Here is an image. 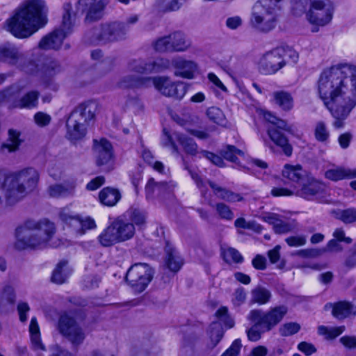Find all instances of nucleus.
Segmentation results:
<instances>
[{"mask_svg": "<svg viewBox=\"0 0 356 356\" xmlns=\"http://www.w3.org/2000/svg\"><path fill=\"white\" fill-rule=\"evenodd\" d=\"M334 6L330 0H314L307 13V18L312 25V31L318 32L319 27L329 24L333 18Z\"/></svg>", "mask_w": 356, "mask_h": 356, "instance_id": "12", "label": "nucleus"}, {"mask_svg": "<svg viewBox=\"0 0 356 356\" xmlns=\"http://www.w3.org/2000/svg\"><path fill=\"white\" fill-rule=\"evenodd\" d=\"M169 60L164 58H156L154 60L147 61L139 58L131 60L127 65L129 71L140 74H149L161 72L169 67Z\"/></svg>", "mask_w": 356, "mask_h": 356, "instance_id": "16", "label": "nucleus"}, {"mask_svg": "<svg viewBox=\"0 0 356 356\" xmlns=\"http://www.w3.org/2000/svg\"><path fill=\"white\" fill-rule=\"evenodd\" d=\"M135 232L132 222L119 217L100 234L98 240L102 246L109 247L130 240Z\"/></svg>", "mask_w": 356, "mask_h": 356, "instance_id": "10", "label": "nucleus"}, {"mask_svg": "<svg viewBox=\"0 0 356 356\" xmlns=\"http://www.w3.org/2000/svg\"><path fill=\"white\" fill-rule=\"evenodd\" d=\"M314 0H292V8L296 15L303 13Z\"/></svg>", "mask_w": 356, "mask_h": 356, "instance_id": "55", "label": "nucleus"}, {"mask_svg": "<svg viewBox=\"0 0 356 356\" xmlns=\"http://www.w3.org/2000/svg\"><path fill=\"white\" fill-rule=\"evenodd\" d=\"M127 213L133 224L139 225L145 222V213L139 209L131 207L127 211Z\"/></svg>", "mask_w": 356, "mask_h": 356, "instance_id": "50", "label": "nucleus"}, {"mask_svg": "<svg viewBox=\"0 0 356 356\" xmlns=\"http://www.w3.org/2000/svg\"><path fill=\"white\" fill-rule=\"evenodd\" d=\"M154 49L159 52L171 51L170 35L156 40L154 43Z\"/></svg>", "mask_w": 356, "mask_h": 356, "instance_id": "53", "label": "nucleus"}, {"mask_svg": "<svg viewBox=\"0 0 356 356\" xmlns=\"http://www.w3.org/2000/svg\"><path fill=\"white\" fill-rule=\"evenodd\" d=\"M171 51H185L191 47V42L184 33L176 31L170 34Z\"/></svg>", "mask_w": 356, "mask_h": 356, "instance_id": "30", "label": "nucleus"}, {"mask_svg": "<svg viewBox=\"0 0 356 356\" xmlns=\"http://www.w3.org/2000/svg\"><path fill=\"white\" fill-rule=\"evenodd\" d=\"M60 218L62 221L72 227L76 233H81V216L71 212L68 209H63L60 211Z\"/></svg>", "mask_w": 356, "mask_h": 356, "instance_id": "34", "label": "nucleus"}, {"mask_svg": "<svg viewBox=\"0 0 356 356\" xmlns=\"http://www.w3.org/2000/svg\"><path fill=\"white\" fill-rule=\"evenodd\" d=\"M285 241L290 247H298L304 245L307 241L305 236L300 235L287 237Z\"/></svg>", "mask_w": 356, "mask_h": 356, "instance_id": "59", "label": "nucleus"}, {"mask_svg": "<svg viewBox=\"0 0 356 356\" xmlns=\"http://www.w3.org/2000/svg\"><path fill=\"white\" fill-rule=\"evenodd\" d=\"M20 133L16 130L10 129L8 131V143H4L1 146L3 152H13L16 151L22 140L20 139Z\"/></svg>", "mask_w": 356, "mask_h": 356, "instance_id": "40", "label": "nucleus"}, {"mask_svg": "<svg viewBox=\"0 0 356 356\" xmlns=\"http://www.w3.org/2000/svg\"><path fill=\"white\" fill-rule=\"evenodd\" d=\"M25 53L14 45H4L0 47V61L15 65L23 61Z\"/></svg>", "mask_w": 356, "mask_h": 356, "instance_id": "25", "label": "nucleus"}, {"mask_svg": "<svg viewBox=\"0 0 356 356\" xmlns=\"http://www.w3.org/2000/svg\"><path fill=\"white\" fill-rule=\"evenodd\" d=\"M155 88L163 95L181 99L187 92V86L181 81H172L168 76L152 77V82Z\"/></svg>", "mask_w": 356, "mask_h": 356, "instance_id": "15", "label": "nucleus"}, {"mask_svg": "<svg viewBox=\"0 0 356 356\" xmlns=\"http://www.w3.org/2000/svg\"><path fill=\"white\" fill-rule=\"evenodd\" d=\"M59 333L67 339L73 346L81 345L86 334L76 320L67 314L60 316L57 324Z\"/></svg>", "mask_w": 356, "mask_h": 356, "instance_id": "14", "label": "nucleus"}, {"mask_svg": "<svg viewBox=\"0 0 356 356\" xmlns=\"http://www.w3.org/2000/svg\"><path fill=\"white\" fill-rule=\"evenodd\" d=\"M77 6L78 10L86 13V22L91 23L102 17L105 4L102 0H79Z\"/></svg>", "mask_w": 356, "mask_h": 356, "instance_id": "19", "label": "nucleus"}, {"mask_svg": "<svg viewBox=\"0 0 356 356\" xmlns=\"http://www.w3.org/2000/svg\"><path fill=\"white\" fill-rule=\"evenodd\" d=\"M153 275V270L147 264L137 263L127 270L125 281L134 291L141 293L152 280Z\"/></svg>", "mask_w": 356, "mask_h": 356, "instance_id": "13", "label": "nucleus"}, {"mask_svg": "<svg viewBox=\"0 0 356 356\" xmlns=\"http://www.w3.org/2000/svg\"><path fill=\"white\" fill-rule=\"evenodd\" d=\"M76 13L72 10V4L65 3L63 5L62 23L59 29L43 37L39 42L42 49H58L64 40L72 32Z\"/></svg>", "mask_w": 356, "mask_h": 356, "instance_id": "9", "label": "nucleus"}, {"mask_svg": "<svg viewBox=\"0 0 356 356\" xmlns=\"http://www.w3.org/2000/svg\"><path fill=\"white\" fill-rule=\"evenodd\" d=\"M282 0H258L252 8L250 24L254 30L267 33L278 22V3Z\"/></svg>", "mask_w": 356, "mask_h": 356, "instance_id": "8", "label": "nucleus"}, {"mask_svg": "<svg viewBox=\"0 0 356 356\" xmlns=\"http://www.w3.org/2000/svg\"><path fill=\"white\" fill-rule=\"evenodd\" d=\"M151 82L152 77L127 74L118 81L117 86L122 89L147 88L151 85Z\"/></svg>", "mask_w": 356, "mask_h": 356, "instance_id": "26", "label": "nucleus"}, {"mask_svg": "<svg viewBox=\"0 0 356 356\" xmlns=\"http://www.w3.org/2000/svg\"><path fill=\"white\" fill-rule=\"evenodd\" d=\"M163 132L165 138L163 140V145L164 146H170L173 153H179L177 146L175 143L173 138L179 143L186 153L195 155L197 152V145L192 138L177 132L174 133L172 137L165 129H163Z\"/></svg>", "mask_w": 356, "mask_h": 356, "instance_id": "18", "label": "nucleus"}, {"mask_svg": "<svg viewBox=\"0 0 356 356\" xmlns=\"http://www.w3.org/2000/svg\"><path fill=\"white\" fill-rule=\"evenodd\" d=\"M221 155L229 161L237 163L238 156H243L244 153L242 150L237 149L235 146L227 145L220 151Z\"/></svg>", "mask_w": 356, "mask_h": 356, "instance_id": "45", "label": "nucleus"}, {"mask_svg": "<svg viewBox=\"0 0 356 356\" xmlns=\"http://www.w3.org/2000/svg\"><path fill=\"white\" fill-rule=\"evenodd\" d=\"M281 54L283 56V58L285 59L286 63L288 61H291L292 63H296L298 60V54L297 51L292 49H280Z\"/></svg>", "mask_w": 356, "mask_h": 356, "instance_id": "60", "label": "nucleus"}, {"mask_svg": "<svg viewBox=\"0 0 356 356\" xmlns=\"http://www.w3.org/2000/svg\"><path fill=\"white\" fill-rule=\"evenodd\" d=\"M187 169L191 176V178L193 179V181L195 182L197 187L200 190L202 194L204 195L207 193V184L203 181V179L200 177V176L195 172L189 170L188 167L185 168Z\"/></svg>", "mask_w": 356, "mask_h": 356, "instance_id": "56", "label": "nucleus"}, {"mask_svg": "<svg viewBox=\"0 0 356 356\" xmlns=\"http://www.w3.org/2000/svg\"><path fill=\"white\" fill-rule=\"evenodd\" d=\"M332 313L335 318L343 319L356 314V306L350 302L340 301L333 305Z\"/></svg>", "mask_w": 356, "mask_h": 356, "instance_id": "31", "label": "nucleus"}, {"mask_svg": "<svg viewBox=\"0 0 356 356\" xmlns=\"http://www.w3.org/2000/svg\"><path fill=\"white\" fill-rule=\"evenodd\" d=\"M97 104L88 102L79 104L70 114L67 122V138L72 142L83 139L87 132V127L95 119Z\"/></svg>", "mask_w": 356, "mask_h": 356, "instance_id": "7", "label": "nucleus"}, {"mask_svg": "<svg viewBox=\"0 0 356 356\" xmlns=\"http://www.w3.org/2000/svg\"><path fill=\"white\" fill-rule=\"evenodd\" d=\"M47 13L43 0H28L7 20L8 30L17 38H28L47 23Z\"/></svg>", "mask_w": 356, "mask_h": 356, "instance_id": "2", "label": "nucleus"}, {"mask_svg": "<svg viewBox=\"0 0 356 356\" xmlns=\"http://www.w3.org/2000/svg\"><path fill=\"white\" fill-rule=\"evenodd\" d=\"M17 67L27 74H34L36 72L38 73V65L33 60L28 58L26 54L24 60L18 63Z\"/></svg>", "mask_w": 356, "mask_h": 356, "instance_id": "51", "label": "nucleus"}, {"mask_svg": "<svg viewBox=\"0 0 356 356\" xmlns=\"http://www.w3.org/2000/svg\"><path fill=\"white\" fill-rule=\"evenodd\" d=\"M286 65L279 49H274L264 54L259 62V70L264 74H273Z\"/></svg>", "mask_w": 356, "mask_h": 356, "instance_id": "17", "label": "nucleus"}, {"mask_svg": "<svg viewBox=\"0 0 356 356\" xmlns=\"http://www.w3.org/2000/svg\"><path fill=\"white\" fill-rule=\"evenodd\" d=\"M223 259L227 264H241L243 262V257L241 254L234 248H228L224 250Z\"/></svg>", "mask_w": 356, "mask_h": 356, "instance_id": "46", "label": "nucleus"}, {"mask_svg": "<svg viewBox=\"0 0 356 356\" xmlns=\"http://www.w3.org/2000/svg\"><path fill=\"white\" fill-rule=\"evenodd\" d=\"M39 92L32 90L25 94L18 102L14 105L15 107L20 108H33L37 106L38 104Z\"/></svg>", "mask_w": 356, "mask_h": 356, "instance_id": "37", "label": "nucleus"}, {"mask_svg": "<svg viewBox=\"0 0 356 356\" xmlns=\"http://www.w3.org/2000/svg\"><path fill=\"white\" fill-rule=\"evenodd\" d=\"M145 195L148 200L160 198L171 193L172 190L165 181L157 182L154 178H149L145 186Z\"/></svg>", "mask_w": 356, "mask_h": 356, "instance_id": "22", "label": "nucleus"}, {"mask_svg": "<svg viewBox=\"0 0 356 356\" xmlns=\"http://www.w3.org/2000/svg\"><path fill=\"white\" fill-rule=\"evenodd\" d=\"M29 332L33 347L35 350H45V346L41 341L39 325L35 317H33L29 325Z\"/></svg>", "mask_w": 356, "mask_h": 356, "instance_id": "38", "label": "nucleus"}, {"mask_svg": "<svg viewBox=\"0 0 356 356\" xmlns=\"http://www.w3.org/2000/svg\"><path fill=\"white\" fill-rule=\"evenodd\" d=\"M287 312L288 308L285 305L270 307L266 311L252 309L247 316L252 323L246 330L248 340L252 342L260 340L263 334L271 331L282 321Z\"/></svg>", "mask_w": 356, "mask_h": 356, "instance_id": "5", "label": "nucleus"}, {"mask_svg": "<svg viewBox=\"0 0 356 356\" xmlns=\"http://www.w3.org/2000/svg\"><path fill=\"white\" fill-rule=\"evenodd\" d=\"M300 330V326L297 323H287L282 325L280 328V333L282 336L287 337L296 334Z\"/></svg>", "mask_w": 356, "mask_h": 356, "instance_id": "54", "label": "nucleus"}, {"mask_svg": "<svg viewBox=\"0 0 356 356\" xmlns=\"http://www.w3.org/2000/svg\"><path fill=\"white\" fill-rule=\"evenodd\" d=\"M55 232V225L49 220L28 221L16 229L15 248L18 250L44 248Z\"/></svg>", "mask_w": 356, "mask_h": 356, "instance_id": "3", "label": "nucleus"}, {"mask_svg": "<svg viewBox=\"0 0 356 356\" xmlns=\"http://www.w3.org/2000/svg\"><path fill=\"white\" fill-rule=\"evenodd\" d=\"M261 219L273 226V229L276 234H282L291 232L294 226L289 221L284 220L281 216L277 213H268L261 216Z\"/></svg>", "mask_w": 356, "mask_h": 356, "instance_id": "24", "label": "nucleus"}, {"mask_svg": "<svg viewBox=\"0 0 356 356\" xmlns=\"http://www.w3.org/2000/svg\"><path fill=\"white\" fill-rule=\"evenodd\" d=\"M171 64L175 68L174 74L184 79H192L197 70V64L181 56H177L172 60Z\"/></svg>", "mask_w": 356, "mask_h": 356, "instance_id": "21", "label": "nucleus"}, {"mask_svg": "<svg viewBox=\"0 0 356 356\" xmlns=\"http://www.w3.org/2000/svg\"><path fill=\"white\" fill-rule=\"evenodd\" d=\"M282 175L284 178L298 183L303 179L305 171L300 165H292L286 164L282 170Z\"/></svg>", "mask_w": 356, "mask_h": 356, "instance_id": "36", "label": "nucleus"}, {"mask_svg": "<svg viewBox=\"0 0 356 356\" xmlns=\"http://www.w3.org/2000/svg\"><path fill=\"white\" fill-rule=\"evenodd\" d=\"M120 198L121 195L119 191L110 187L103 188L99 194L100 202L108 207L115 205Z\"/></svg>", "mask_w": 356, "mask_h": 356, "instance_id": "33", "label": "nucleus"}, {"mask_svg": "<svg viewBox=\"0 0 356 356\" xmlns=\"http://www.w3.org/2000/svg\"><path fill=\"white\" fill-rule=\"evenodd\" d=\"M318 93L335 119L333 126L342 128L356 106V66L338 64L323 70L318 80Z\"/></svg>", "mask_w": 356, "mask_h": 356, "instance_id": "1", "label": "nucleus"}, {"mask_svg": "<svg viewBox=\"0 0 356 356\" xmlns=\"http://www.w3.org/2000/svg\"><path fill=\"white\" fill-rule=\"evenodd\" d=\"M250 302L252 304L266 305L272 297L271 292L268 289L257 286L251 291Z\"/></svg>", "mask_w": 356, "mask_h": 356, "instance_id": "35", "label": "nucleus"}, {"mask_svg": "<svg viewBox=\"0 0 356 356\" xmlns=\"http://www.w3.org/2000/svg\"><path fill=\"white\" fill-rule=\"evenodd\" d=\"M264 118L269 123L266 128V132L273 143L272 145L266 142V145L272 152H275V147H278L283 154L290 157L293 154V149L284 132L295 136L298 131L296 127L269 111L264 112Z\"/></svg>", "mask_w": 356, "mask_h": 356, "instance_id": "6", "label": "nucleus"}, {"mask_svg": "<svg viewBox=\"0 0 356 356\" xmlns=\"http://www.w3.org/2000/svg\"><path fill=\"white\" fill-rule=\"evenodd\" d=\"M298 349L307 356H310L317 351L316 347L312 343L306 341H302L298 343Z\"/></svg>", "mask_w": 356, "mask_h": 356, "instance_id": "61", "label": "nucleus"}, {"mask_svg": "<svg viewBox=\"0 0 356 356\" xmlns=\"http://www.w3.org/2000/svg\"><path fill=\"white\" fill-rule=\"evenodd\" d=\"M345 330L344 326L328 327L325 325L318 327V334L324 336L326 339H333L339 336Z\"/></svg>", "mask_w": 356, "mask_h": 356, "instance_id": "44", "label": "nucleus"}, {"mask_svg": "<svg viewBox=\"0 0 356 356\" xmlns=\"http://www.w3.org/2000/svg\"><path fill=\"white\" fill-rule=\"evenodd\" d=\"M34 120L38 126L45 127L50 123L51 117L44 113L38 112L34 115Z\"/></svg>", "mask_w": 356, "mask_h": 356, "instance_id": "62", "label": "nucleus"}, {"mask_svg": "<svg viewBox=\"0 0 356 356\" xmlns=\"http://www.w3.org/2000/svg\"><path fill=\"white\" fill-rule=\"evenodd\" d=\"M314 134L316 139L323 143L327 141L330 136L329 131L323 122H318L316 124Z\"/></svg>", "mask_w": 356, "mask_h": 356, "instance_id": "52", "label": "nucleus"}, {"mask_svg": "<svg viewBox=\"0 0 356 356\" xmlns=\"http://www.w3.org/2000/svg\"><path fill=\"white\" fill-rule=\"evenodd\" d=\"M59 63L55 60H47L38 70V76L45 86L49 85L51 79L61 72Z\"/></svg>", "mask_w": 356, "mask_h": 356, "instance_id": "27", "label": "nucleus"}, {"mask_svg": "<svg viewBox=\"0 0 356 356\" xmlns=\"http://www.w3.org/2000/svg\"><path fill=\"white\" fill-rule=\"evenodd\" d=\"M208 118L216 123H219L223 116L222 111L217 107H211L207 111Z\"/></svg>", "mask_w": 356, "mask_h": 356, "instance_id": "58", "label": "nucleus"}, {"mask_svg": "<svg viewBox=\"0 0 356 356\" xmlns=\"http://www.w3.org/2000/svg\"><path fill=\"white\" fill-rule=\"evenodd\" d=\"M127 33L125 24L114 22L93 28L86 34L85 38L91 44H106L123 40Z\"/></svg>", "mask_w": 356, "mask_h": 356, "instance_id": "11", "label": "nucleus"}, {"mask_svg": "<svg viewBox=\"0 0 356 356\" xmlns=\"http://www.w3.org/2000/svg\"><path fill=\"white\" fill-rule=\"evenodd\" d=\"M17 87H10L0 92V103L8 102L14 97L15 94L18 92Z\"/></svg>", "mask_w": 356, "mask_h": 356, "instance_id": "64", "label": "nucleus"}, {"mask_svg": "<svg viewBox=\"0 0 356 356\" xmlns=\"http://www.w3.org/2000/svg\"><path fill=\"white\" fill-rule=\"evenodd\" d=\"M1 296L9 303H14L15 301V291L13 286L10 282H5L1 291Z\"/></svg>", "mask_w": 356, "mask_h": 356, "instance_id": "49", "label": "nucleus"}, {"mask_svg": "<svg viewBox=\"0 0 356 356\" xmlns=\"http://www.w3.org/2000/svg\"><path fill=\"white\" fill-rule=\"evenodd\" d=\"M241 341L239 339H235L230 347L223 353L221 356H237L241 348Z\"/></svg>", "mask_w": 356, "mask_h": 356, "instance_id": "57", "label": "nucleus"}, {"mask_svg": "<svg viewBox=\"0 0 356 356\" xmlns=\"http://www.w3.org/2000/svg\"><path fill=\"white\" fill-rule=\"evenodd\" d=\"M39 180L38 171L25 168L4 179L3 190L8 204L13 205L22 200L36 187Z\"/></svg>", "mask_w": 356, "mask_h": 356, "instance_id": "4", "label": "nucleus"}, {"mask_svg": "<svg viewBox=\"0 0 356 356\" xmlns=\"http://www.w3.org/2000/svg\"><path fill=\"white\" fill-rule=\"evenodd\" d=\"M325 195V186L322 183L312 181L304 184L300 189L296 191V195L308 200L323 202Z\"/></svg>", "mask_w": 356, "mask_h": 356, "instance_id": "20", "label": "nucleus"}, {"mask_svg": "<svg viewBox=\"0 0 356 356\" xmlns=\"http://www.w3.org/2000/svg\"><path fill=\"white\" fill-rule=\"evenodd\" d=\"M207 183L212 188L213 194L220 200L232 203L243 200V197L239 193H234L211 181H208Z\"/></svg>", "mask_w": 356, "mask_h": 356, "instance_id": "28", "label": "nucleus"}, {"mask_svg": "<svg viewBox=\"0 0 356 356\" xmlns=\"http://www.w3.org/2000/svg\"><path fill=\"white\" fill-rule=\"evenodd\" d=\"M94 151L96 154L97 165L108 164L113 158L112 145L104 138L94 140Z\"/></svg>", "mask_w": 356, "mask_h": 356, "instance_id": "23", "label": "nucleus"}, {"mask_svg": "<svg viewBox=\"0 0 356 356\" xmlns=\"http://www.w3.org/2000/svg\"><path fill=\"white\" fill-rule=\"evenodd\" d=\"M47 192L51 197H65L74 194V188L72 186H67L62 184H54L48 188Z\"/></svg>", "mask_w": 356, "mask_h": 356, "instance_id": "39", "label": "nucleus"}, {"mask_svg": "<svg viewBox=\"0 0 356 356\" xmlns=\"http://www.w3.org/2000/svg\"><path fill=\"white\" fill-rule=\"evenodd\" d=\"M337 218L346 224L356 222V209L349 208L339 211L337 213Z\"/></svg>", "mask_w": 356, "mask_h": 356, "instance_id": "48", "label": "nucleus"}, {"mask_svg": "<svg viewBox=\"0 0 356 356\" xmlns=\"http://www.w3.org/2000/svg\"><path fill=\"white\" fill-rule=\"evenodd\" d=\"M246 298V293L243 288L237 289L234 293V298L232 299L233 304L236 306L242 305Z\"/></svg>", "mask_w": 356, "mask_h": 356, "instance_id": "63", "label": "nucleus"}, {"mask_svg": "<svg viewBox=\"0 0 356 356\" xmlns=\"http://www.w3.org/2000/svg\"><path fill=\"white\" fill-rule=\"evenodd\" d=\"M211 207H214L218 216L225 220H232L234 214L230 207L223 202H218L214 205L211 204Z\"/></svg>", "mask_w": 356, "mask_h": 356, "instance_id": "47", "label": "nucleus"}, {"mask_svg": "<svg viewBox=\"0 0 356 356\" xmlns=\"http://www.w3.org/2000/svg\"><path fill=\"white\" fill-rule=\"evenodd\" d=\"M165 264L170 270L177 272L180 270L184 262L179 253L175 248L168 245L165 248Z\"/></svg>", "mask_w": 356, "mask_h": 356, "instance_id": "32", "label": "nucleus"}, {"mask_svg": "<svg viewBox=\"0 0 356 356\" xmlns=\"http://www.w3.org/2000/svg\"><path fill=\"white\" fill-rule=\"evenodd\" d=\"M187 0H156V6L159 11L168 13L179 10Z\"/></svg>", "mask_w": 356, "mask_h": 356, "instance_id": "41", "label": "nucleus"}, {"mask_svg": "<svg viewBox=\"0 0 356 356\" xmlns=\"http://www.w3.org/2000/svg\"><path fill=\"white\" fill-rule=\"evenodd\" d=\"M275 103L284 111H289L293 107V99L286 92H276L273 94Z\"/></svg>", "mask_w": 356, "mask_h": 356, "instance_id": "42", "label": "nucleus"}, {"mask_svg": "<svg viewBox=\"0 0 356 356\" xmlns=\"http://www.w3.org/2000/svg\"><path fill=\"white\" fill-rule=\"evenodd\" d=\"M325 177L332 181H337L345 179L356 178V168L337 167L325 172Z\"/></svg>", "mask_w": 356, "mask_h": 356, "instance_id": "29", "label": "nucleus"}, {"mask_svg": "<svg viewBox=\"0 0 356 356\" xmlns=\"http://www.w3.org/2000/svg\"><path fill=\"white\" fill-rule=\"evenodd\" d=\"M66 266L67 262L65 261H62L57 264L51 275V281L53 282L60 284L65 282L68 277V274L65 269Z\"/></svg>", "mask_w": 356, "mask_h": 356, "instance_id": "43", "label": "nucleus"}]
</instances>
